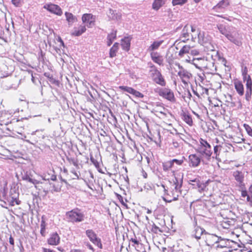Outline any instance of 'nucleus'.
I'll return each instance as SVG.
<instances>
[{
    "label": "nucleus",
    "instance_id": "nucleus-1",
    "mask_svg": "<svg viewBox=\"0 0 252 252\" xmlns=\"http://www.w3.org/2000/svg\"><path fill=\"white\" fill-rule=\"evenodd\" d=\"M217 28L219 32L231 42L237 46L241 45L239 34L234 28L226 27L223 24H219L217 25Z\"/></svg>",
    "mask_w": 252,
    "mask_h": 252
},
{
    "label": "nucleus",
    "instance_id": "nucleus-2",
    "mask_svg": "<svg viewBox=\"0 0 252 252\" xmlns=\"http://www.w3.org/2000/svg\"><path fill=\"white\" fill-rule=\"evenodd\" d=\"M197 151L202 157L209 159L212 154L211 145L205 140L200 138Z\"/></svg>",
    "mask_w": 252,
    "mask_h": 252
},
{
    "label": "nucleus",
    "instance_id": "nucleus-3",
    "mask_svg": "<svg viewBox=\"0 0 252 252\" xmlns=\"http://www.w3.org/2000/svg\"><path fill=\"white\" fill-rule=\"evenodd\" d=\"M150 76L152 78L153 81L161 86H165L166 82L159 71L158 70L157 67L152 64L150 66Z\"/></svg>",
    "mask_w": 252,
    "mask_h": 252
},
{
    "label": "nucleus",
    "instance_id": "nucleus-4",
    "mask_svg": "<svg viewBox=\"0 0 252 252\" xmlns=\"http://www.w3.org/2000/svg\"><path fill=\"white\" fill-rule=\"evenodd\" d=\"M68 220L71 222H79L84 220V213L78 209H74L66 213Z\"/></svg>",
    "mask_w": 252,
    "mask_h": 252
},
{
    "label": "nucleus",
    "instance_id": "nucleus-5",
    "mask_svg": "<svg viewBox=\"0 0 252 252\" xmlns=\"http://www.w3.org/2000/svg\"><path fill=\"white\" fill-rule=\"evenodd\" d=\"M198 42L202 45L207 48L208 50H213L214 47L211 44V37L203 32L198 34Z\"/></svg>",
    "mask_w": 252,
    "mask_h": 252
},
{
    "label": "nucleus",
    "instance_id": "nucleus-6",
    "mask_svg": "<svg viewBox=\"0 0 252 252\" xmlns=\"http://www.w3.org/2000/svg\"><path fill=\"white\" fill-rule=\"evenodd\" d=\"M184 61L194 65L196 68L200 70L207 67V60L204 58H195L190 60V58L188 57V58L185 59Z\"/></svg>",
    "mask_w": 252,
    "mask_h": 252
},
{
    "label": "nucleus",
    "instance_id": "nucleus-7",
    "mask_svg": "<svg viewBox=\"0 0 252 252\" xmlns=\"http://www.w3.org/2000/svg\"><path fill=\"white\" fill-rule=\"evenodd\" d=\"M156 92L158 93V94L162 97L169 100L171 102L175 101V98L173 93L171 90L167 88H160L157 89Z\"/></svg>",
    "mask_w": 252,
    "mask_h": 252
},
{
    "label": "nucleus",
    "instance_id": "nucleus-8",
    "mask_svg": "<svg viewBox=\"0 0 252 252\" xmlns=\"http://www.w3.org/2000/svg\"><path fill=\"white\" fill-rule=\"evenodd\" d=\"M209 181L205 182H201L198 178L189 180V184L192 185L193 188L197 189L198 191L202 192L206 190L207 186Z\"/></svg>",
    "mask_w": 252,
    "mask_h": 252
},
{
    "label": "nucleus",
    "instance_id": "nucleus-9",
    "mask_svg": "<svg viewBox=\"0 0 252 252\" xmlns=\"http://www.w3.org/2000/svg\"><path fill=\"white\" fill-rule=\"evenodd\" d=\"M181 69L178 72V75L181 79L182 82L185 85H188L189 83L190 79L192 78V75L190 72L186 69L179 66Z\"/></svg>",
    "mask_w": 252,
    "mask_h": 252
},
{
    "label": "nucleus",
    "instance_id": "nucleus-10",
    "mask_svg": "<svg viewBox=\"0 0 252 252\" xmlns=\"http://www.w3.org/2000/svg\"><path fill=\"white\" fill-rule=\"evenodd\" d=\"M243 79L247 81L245 97L247 100L249 101L252 94V81L250 76H247L246 72H243Z\"/></svg>",
    "mask_w": 252,
    "mask_h": 252
},
{
    "label": "nucleus",
    "instance_id": "nucleus-11",
    "mask_svg": "<svg viewBox=\"0 0 252 252\" xmlns=\"http://www.w3.org/2000/svg\"><path fill=\"white\" fill-rule=\"evenodd\" d=\"M233 245H236V243L234 241L219 237V240L217 245L215 246V248L216 249L231 248L233 247Z\"/></svg>",
    "mask_w": 252,
    "mask_h": 252
},
{
    "label": "nucleus",
    "instance_id": "nucleus-12",
    "mask_svg": "<svg viewBox=\"0 0 252 252\" xmlns=\"http://www.w3.org/2000/svg\"><path fill=\"white\" fill-rule=\"evenodd\" d=\"M87 236L89 238L90 240L96 245L98 248H102V244L101 243L100 239L97 237L96 234L93 230L88 229L86 231Z\"/></svg>",
    "mask_w": 252,
    "mask_h": 252
},
{
    "label": "nucleus",
    "instance_id": "nucleus-13",
    "mask_svg": "<svg viewBox=\"0 0 252 252\" xmlns=\"http://www.w3.org/2000/svg\"><path fill=\"white\" fill-rule=\"evenodd\" d=\"M152 112L159 118H164L166 117L168 110L161 105H157Z\"/></svg>",
    "mask_w": 252,
    "mask_h": 252
},
{
    "label": "nucleus",
    "instance_id": "nucleus-14",
    "mask_svg": "<svg viewBox=\"0 0 252 252\" xmlns=\"http://www.w3.org/2000/svg\"><path fill=\"white\" fill-rule=\"evenodd\" d=\"M83 23L88 28L92 27L95 22V17L91 14H84L82 17Z\"/></svg>",
    "mask_w": 252,
    "mask_h": 252
},
{
    "label": "nucleus",
    "instance_id": "nucleus-15",
    "mask_svg": "<svg viewBox=\"0 0 252 252\" xmlns=\"http://www.w3.org/2000/svg\"><path fill=\"white\" fill-rule=\"evenodd\" d=\"M43 8L47 9L51 13L59 16H61L63 14L62 9L58 5L54 4H46L44 5Z\"/></svg>",
    "mask_w": 252,
    "mask_h": 252
},
{
    "label": "nucleus",
    "instance_id": "nucleus-16",
    "mask_svg": "<svg viewBox=\"0 0 252 252\" xmlns=\"http://www.w3.org/2000/svg\"><path fill=\"white\" fill-rule=\"evenodd\" d=\"M201 161L200 157L196 154H191L189 157V164L190 167L194 168L198 166Z\"/></svg>",
    "mask_w": 252,
    "mask_h": 252
},
{
    "label": "nucleus",
    "instance_id": "nucleus-17",
    "mask_svg": "<svg viewBox=\"0 0 252 252\" xmlns=\"http://www.w3.org/2000/svg\"><path fill=\"white\" fill-rule=\"evenodd\" d=\"M47 242L49 245L57 246L60 243V237L56 232L51 233Z\"/></svg>",
    "mask_w": 252,
    "mask_h": 252
},
{
    "label": "nucleus",
    "instance_id": "nucleus-18",
    "mask_svg": "<svg viewBox=\"0 0 252 252\" xmlns=\"http://www.w3.org/2000/svg\"><path fill=\"white\" fill-rule=\"evenodd\" d=\"M206 243L208 246H213L217 245L219 240V237L211 234H206Z\"/></svg>",
    "mask_w": 252,
    "mask_h": 252
},
{
    "label": "nucleus",
    "instance_id": "nucleus-19",
    "mask_svg": "<svg viewBox=\"0 0 252 252\" xmlns=\"http://www.w3.org/2000/svg\"><path fill=\"white\" fill-rule=\"evenodd\" d=\"M229 4V0H221L213 7V9L217 12H221L226 8Z\"/></svg>",
    "mask_w": 252,
    "mask_h": 252
},
{
    "label": "nucleus",
    "instance_id": "nucleus-20",
    "mask_svg": "<svg viewBox=\"0 0 252 252\" xmlns=\"http://www.w3.org/2000/svg\"><path fill=\"white\" fill-rule=\"evenodd\" d=\"M119 89L124 91L130 94H133V95L138 97L140 98H142L143 97V94H142L139 92L134 90V89L127 87V86H121L119 87Z\"/></svg>",
    "mask_w": 252,
    "mask_h": 252
},
{
    "label": "nucleus",
    "instance_id": "nucleus-21",
    "mask_svg": "<svg viewBox=\"0 0 252 252\" xmlns=\"http://www.w3.org/2000/svg\"><path fill=\"white\" fill-rule=\"evenodd\" d=\"M31 173L30 172L28 171L23 170L21 172V178L23 180L26 181L30 183H31L34 185L38 184V182L35 180L32 179L31 177Z\"/></svg>",
    "mask_w": 252,
    "mask_h": 252
},
{
    "label": "nucleus",
    "instance_id": "nucleus-22",
    "mask_svg": "<svg viewBox=\"0 0 252 252\" xmlns=\"http://www.w3.org/2000/svg\"><path fill=\"white\" fill-rule=\"evenodd\" d=\"M152 60L159 65H163V58L157 52H152L150 54Z\"/></svg>",
    "mask_w": 252,
    "mask_h": 252
},
{
    "label": "nucleus",
    "instance_id": "nucleus-23",
    "mask_svg": "<svg viewBox=\"0 0 252 252\" xmlns=\"http://www.w3.org/2000/svg\"><path fill=\"white\" fill-rule=\"evenodd\" d=\"M233 176L235 178V180L238 183L239 186H243L244 174V173L240 171L236 170L233 172Z\"/></svg>",
    "mask_w": 252,
    "mask_h": 252
},
{
    "label": "nucleus",
    "instance_id": "nucleus-24",
    "mask_svg": "<svg viewBox=\"0 0 252 252\" xmlns=\"http://www.w3.org/2000/svg\"><path fill=\"white\" fill-rule=\"evenodd\" d=\"M174 186V190H173V192H175L176 194H181V188L182 186L183 180L182 179H178L177 177H175L173 180Z\"/></svg>",
    "mask_w": 252,
    "mask_h": 252
},
{
    "label": "nucleus",
    "instance_id": "nucleus-25",
    "mask_svg": "<svg viewBox=\"0 0 252 252\" xmlns=\"http://www.w3.org/2000/svg\"><path fill=\"white\" fill-rule=\"evenodd\" d=\"M205 233L206 234L205 230L199 226H195L192 232V236L196 239L199 240L201 236Z\"/></svg>",
    "mask_w": 252,
    "mask_h": 252
},
{
    "label": "nucleus",
    "instance_id": "nucleus-26",
    "mask_svg": "<svg viewBox=\"0 0 252 252\" xmlns=\"http://www.w3.org/2000/svg\"><path fill=\"white\" fill-rule=\"evenodd\" d=\"M86 31V26L80 25L78 27L73 28L71 34L75 36H79L84 33Z\"/></svg>",
    "mask_w": 252,
    "mask_h": 252
},
{
    "label": "nucleus",
    "instance_id": "nucleus-27",
    "mask_svg": "<svg viewBox=\"0 0 252 252\" xmlns=\"http://www.w3.org/2000/svg\"><path fill=\"white\" fill-rule=\"evenodd\" d=\"M64 15L69 27L72 26L74 23L77 21V17L71 13L65 12Z\"/></svg>",
    "mask_w": 252,
    "mask_h": 252
},
{
    "label": "nucleus",
    "instance_id": "nucleus-28",
    "mask_svg": "<svg viewBox=\"0 0 252 252\" xmlns=\"http://www.w3.org/2000/svg\"><path fill=\"white\" fill-rule=\"evenodd\" d=\"M191 46L190 45H185L179 51L178 55L180 58H184L186 54H189Z\"/></svg>",
    "mask_w": 252,
    "mask_h": 252
},
{
    "label": "nucleus",
    "instance_id": "nucleus-29",
    "mask_svg": "<svg viewBox=\"0 0 252 252\" xmlns=\"http://www.w3.org/2000/svg\"><path fill=\"white\" fill-rule=\"evenodd\" d=\"M8 114L5 111H0V125H7L9 122Z\"/></svg>",
    "mask_w": 252,
    "mask_h": 252
},
{
    "label": "nucleus",
    "instance_id": "nucleus-30",
    "mask_svg": "<svg viewBox=\"0 0 252 252\" xmlns=\"http://www.w3.org/2000/svg\"><path fill=\"white\" fill-rule=\"evenodd\" d=\"M107 15L110 19L120 20L121 18V15L120 13L117 12L116 10L109 9L107 13Z\"/></svg>",
    "mask_w": 252,
    "mask_h": 252
},
{
    "label": "nucleus",
    "instance_id": "nucleus-31",
    "mask_svg": "<svg viewBox=\"0 0 252 252\" xmlns=\"http://www.w3.org/2000/svg\"><path fill=\"white\" fill-rule=\"evenodd\" d=\"M182 118L185 122L189 126H192L193 124L192 119L190 115L186 112H183L181 114Z\"/></svg>",
    "mask_w": 252,
    "mask_h": 252
},
{
    "label": "nucleus",
    "instance_id": "nucleus-32",
    "mask_svg": "<svg viewBox=\"0 0 252 252\" xmlns=\"http://www.w3.org/2000/svg\"><path fill=\"white\" fill-rule=\"evenodd\" d=\"M130 45V39L128 37H125L121 40V46L123 49L126 51L129 49Z\"/></svg>",
    "mask_w": 252,
    "mask_h": 252
},
{
    "label": "nucleus",
    "instance_id": "nucleus-33",
    "mask_svg": "<svg viewBox=\"0 0 252 252\" xmlns=\"http://www.w3.org/2000/svg\"><path fill=\"white\" fill-rule=\"evenodd\" d=\"M235 88L238 94L242 96L244 94V87L240 81H236L234 82Z\"/></svg>",
    "mask_w": 252,
    "mask_h": 252
},
{
    "label": "nucleus",
    "instance_id": "nucleus-34",
    "mask_svg": "<svg viewBox=\"0 0 252 252\" xmlns=\"http://www.w3.org/2000/svg\"><path fill=\"white\" fill-rule=\"evenodd\" d=\"M116 38V31H112L110 33L108 34L107 37V45L110 46L113 41Z\"/></svg>",
    "mask_w": 252,
    "mask_h": 252
},
{
    "label": "nucleus",
    "instance_id": "nucleus-35",
    "mask_svg": "<svg viewBox=\"0 0 252 252\" xmlns=\"http://www.w3.org/2000/svg\"><path fill=\"white\" fill-rule=\"evenodd\" d=\"M162 43L163 40L154 41L151 46L149 47L148 50L149 51L154 52V50L158 49Z\"/></svg>",
    "mask_w": 252,
    "mask_h": 252
},
{
    "label": "nucleus",
    "instance_id": "nucleus-36",
    "mask_svg": "<svg viewBox=\"0 0 252 252\" xmlns=\"http://www.w3.org/2000/svg\"><path fill=\"white\" fill-rule=\"evenodd\" d=\"M164 4V0H154L152 4V8L155 10H158Z\"/></svg>",
    "mask_w": 252,
    "mask_h": 252
},
{
    "label": "nucleus",
    "instance_id": "nucleus-37",
    "mask_svg": "<svg viewBox=\"0 0 252 252\" xmlns=\"http://www.w3.org/2000/svg\"><path fill=\"white\" fill-rule=\"evenodd\" d=\"M118 45L119 44L118 43H115L110 49L109 55L111 58H113L116 56V52L118 49Z\"/></svg>",
    "mask_w": 252,
    "mask_h": 252
},
{
    "label": "nucleus",
    "instance_id": "nucleus-38",
    "mask_svg": "<svg viewBox=\"0 0 252 252\" xmlns=\"http://www.w3.org/2000/svg\"><path fill=\"white\" fill-rule=\"evenodd\" d=\"M163 169L164 171H168L174 167V164L172 160L164 162L162 164Z\"/></svg>",
    "mask_w": 252,
    "mask_h": 252
},
{
    "label": "nucleus",
    "instance_id": "nucleus-39",
    "mask_svg": "<svg viewBox=\"0 0 252 252\" xmlns=\"http://www.w3.org/2000/svg\"><path fill=\"white\" fill-rule=\"evenodd\" d=\"M189 27L188 26H185V27L183 28L182 33H181V36H183V37L185 38H189Z\"/></svg>",
    "mask_w": 252,
    "mask_h": 252
},
{
    "label": "nucleus",
    "instance_id": "nucleus-40",
    "mask_svg": "<svg viewBox=\"0 0 252 252\" xmlns=\"http://www.w3.org/2000/svg\"><path fill=\"white\" fill-rule=\"evenodd\" d=\"M172 195H173V198L172 199H168L166 198H164L163 200L166 202L170 203V202H171L172 201H175L178 199V197L179 196L178 194H176L175 192H173Z\"/></svg>",
    "mask_w": 252,
    "mask_h": 252
},
{
    "label": "nucleus",
    "instance_id": "nucleus-41",
    "mask_svg": "<svg viewBox=\"0 0 252 252\" xmlns=\"http://www.w3.org/2000/svg\"><path fill=\"white\" fill-rule=\"evenodd\" d=\"M188 0H172L173 5H183L187 2Z\"/></svg>",
    "mask_w": 252,
    "mask_h": 252
},
{
    "label": "nucleus",
    "instance_id": "nucleus-42",
    "mask_svg": "<svg viewBox=\"0 0 252 252\" xmlns=\"http://www.w3.org/2000/svg\"><path fill=\"white\" fill-rule=\"evenodd\" d=\"M200 51L199 50L197 49L193 48L192 47H191V50L190 51L189 54L193 56H197L199 55Z\"/></svg>",
    "mask_w": 252,
    "mask_h": 252
},
{
    "label": "nucleus",
    "instance_id": "nucleus-43",
    "mask_svg": "<svg viewBox=\"0 0 252 252\" xmlns=\"http://www.w3.org/2000/svg\"><path fill=\"white\" fill-rule=\"evenodd\" d=\"M244 127H245L246 130L247 131L248 134L252 137V128L250 126H249L247 124H244Z\"/></svg>",
    "mask_w": 252,
    "mask_h": 252
},
{
    "label": "nucleus",
    "instance_id": "nucleus-44",
    "mask_svg": "<svg viewBox=\"0 0 252 252\" xmlns=\"http://www.w3.org/2000/svg\"><path fill=\"white\" fill-rule=\"evenodd\" d=\"M24 0H11L12 3L16 7L20 6Z\"/></svg>",
    "mask_w": 252,
    "mask_h": 252
},
{
    "label": "nucleus",
    "instance_id": "nucleus-45",
    "mask_svg": "<svg viewBox=\"0 0 252 252\" xmlns=\"http://www.w3.org/2000/svg\"><path fill=\"white\" fill-rule=\"evenodd\" d=\"M172 161L174 165V163H175L177 165H181L183 163L184 160H183V159H173L172 160Z\"/></svg>",
    "mask_w": 252,
    "mask_h": 252
},
{
    "label": "nucleus",
    "instance_id": "nucleus-46",
    "mask_svg": "<svg viewBox=\"0 0 252 252\" xmlns=\"http://www.w3.org/2000/svg\"><path fill=\"white\" fill-rule=\"evenodd\" d=\"M46 228V223L44 220L42 219L40 224V228L45 229Z\"/></svg>",
    "mask_w": 252,
    "mask_h": 252
},
{
    "label": "nucleus",
    "instance_id": "nucleus-47",
    "mask_svg": "<svg viewBox=\"0 0 252 252\" xmlns=\"http://www.w3.org/2000/svg\"><path fill=\"white\" fill-rule=\"evenodd\" d=\"M42 250L43 252H56L54 250L45 248H42Z\"/></svg>",
    "mask_w": 252,
    "mask_h": 252
},
{
    "label": "nucleus",
    "instance_id": "nucleus-48",
    "mask_svg": "<svg viewBox=\"0 0 252 252\" xmlns=\"http://www.w3.org/2000/svg\"><path fill=\"white\" fill-rule=\"evenodd\" d=\"M241 196L243 197H247V198L248 196H249V195H248L247 191L246 190H242V191H241Z\"/></svg>",
    "mask_w": 252,
    "mask_h": 252
},
{
    "label": "nucleus",
    "instance_id": "nucleus-49",
    "mask_svg": "<svg viewBox=\"0 0 252 252\" xmlns=\"http://www.w3.org/2000/svg\"><path fill=\"white\" fill-rule=\"evenodd\" d=\"M152 230L154 232L157 233L158 231H159V228L154 224L152 227Z\"/></svg>",
    "mask_w": 252,
    "mask_h": 252
},
{
    "label": "nucleus",
    "instance_id": "nucleus-50",
    "mask_svg": "<svg viewBox=\"0 0 252 252\" xmlns=\"http://www.w3.org/2000/svg\"><path fill=\"white\" fill-rule=\"evenodd\" d=\"M70 252H84V251L80 249H73L70 250Z\"/></svg>",
    "mask_w": 252,
    "mask_h": 252
},
{
    "label": "nucleus",
    "instance_id": "nucleus-51",
    "mask_svg": "<svg viewBox=\"0 0 252 252\" xmlns=\"http://www.w3.org/2000/svg\"><path fill=\"white\" fill-rule=\"evenodd\" d=\"M131 242L133 243L134 244H139V241L136 238H131L130 240Z\"/></svg>",
    "mask_w": 252,
    "mask_h": 252
},
{
    "label": "nucleus",
    "instance_id": "nucleus-52",
    "mask_svg": "<svg viewBox=\"0 0 252 252\" xmlns=\"http://www.w3.org/2000/svg\"><path fill=\"white\" fill-rule=\"evenodd\" d=\"M220 148V146H216L214 147V153L216 155V156H217V152H218V149Z\"/></svg>",
    "mask_w": 252,
    "mask_h": 252
},
{
    "label": "nucleus",
    "instance_id": "nucleus-53",
    "mask_svg": "<svg viewBox=\"0 0 252 252\" xmlns=\"http://www.w3.org/2000/svg\"><path fill=\"white\" fill-rule=\"evenodd\" d=\"M9 243L13 246L14 245V239L11 236L9 237Z\"/></svg>",
    "mask_w": 252,
    "mask_h": 252
},
{
    "label": "nucleus",
    "instance_id": "nucleus-54",
    "mask_svg": "<svg viewBox=\"0 0 252 252\" xmlns=\"http://www.w3.org/2000/svg\"><path fill=\"white\" fill-rule=\"evenodd\" d=\"M247 200L248 202H250L251 205H252V196H248Z\"/></svg>",
    "mask_w": 252,
    "mask_h": 252
},
{
    "label": "nucleus",
    "instance_id": "nucleus-55",
    "mask_svg": "<svg viewBox=\"0 0 252 252\" xmlns=\"http://www.w3.org/2000/svg\"><path fill=\"white\" fill-rule=\"evenodd\" d=\"M13 199V200H12L11 202V205L12 206L14 205V202L16 203V204H19V202L18 201V200L16 199V198H15L14 199L13 198H12Z\"/></svg>",
    "mask_w": 252,
    "mask_h": 252
},
{
    "label": "nucleus",
    "instance_id": "nucleus-56",
    "mask_svg": "<svg viewBox=\"0 0 252 252\" xmlns=\"http://www.w3.org/2000/svg\"><path fill=\"white\" fill-rule=\"evenodd\" d=\"M188 39H189V38H185V37H183V36H181L180 40L181 41V42H185L186 41V40H187Z\"/></svg>",
    "mask_w": 252,
    "mask_h": 252
},
{
    "label": "nucleus",
    "instance_id": "nucleus-57",
    "mask_svg": "<svg viewBox=\"0 0 252 252\" xmlns=\"http://www.w3.org/2000/svg\"><path fill=\"white\" fill-rule=\"evenodd\" d=\"M45 229H40V233L42 236H44L45 235Z\"/></svg>",
    "mask_w": 252,
    "mask_h": 252
},
{
    "label": "nucleus",
    "instance_id": "nucleus-58",
    "mask_svg": "<svg viewBox=\"0 0 252 252\" xmlns=\"http://www.w3.org/2000/svg\"><path fill=\"white\" fill-rule=\"evenodd\" d=\"M87 246L90 250H92L93 252H94V249L90 244H88Z\"/></svg>",
    "mask_w": 252,
    "mask_h": 252
},
{
    "label": "nucleus",
    "instance_id": "nucleus-59",
    "mask_svg": "<svg viewBox=\"0 0 252 252\" xmlns=\"http://www.w3.org/2000/svg\"><path fill=\"white\" fill-rule=\"evenodd\" d=\"M249 190L250 192L252 193V184L249 187Z\"/></svg>",
    "mask_w": 252,
    "mask_h": 252
},
{
    "label": "nucleus",
    "instance_id": "nucleus-60",
    "mask_svg": "<svg viewBox=\"0 0 252 252\" xmlns=\"http://www.w3.org/2000/svg\"><path fill=\"white\" fill-rule=\"evenodd\" d=\"M59 41L61 42V43L63 45V41L62 40V39H61V38H59Z\"/></svg>",
    "mask_w": 252,
    "mask_h": 252
},
{
    "label": "nucleus",
    "instance_id": "nucleus-61",
    "mask_svg": "<svg viewBox=\"0 0 252 252\" xmlns=\"http://www.w3.org/2000/svg\"><path fill=\"white\" fill-rule=\"evenodd\" d=\"M147 213L148 214H151L152 213V211L151 210H149V209H147Z\"/></svg>",
    "mask_w": 252,
    "mask_h": 252
},
{
    "label": "nucleus",
    "instance_id": "nucleus-62",
    "mask_svg": "<svg viewBox=\"0 0 252 252\" xmlns=\"http://www.w3.org/2000/svg\"><path fill=\"white\" fill-rule=\"evenodd\" d=\"M37 131H38V130H35V131H34L32 132V135H35V133H36V132Z\"/></svg>",
    "mask_w": 252,
    "mask_h": 252
},
{
    "label": "nucleus",
    "instance_id": "nucleus-63",
    "mask_svg": "<svg viewBox=\"0 0 252 252\" xmlns=\"http://www.w3.org/2000/svg\"><path fill=\"white\" fill-rule=\"evenodd\" d=\"M191 32H194L195 31V29L193 27H191Z\"/></svg>",
    "mask_w": 252,
    "mask_h": 252
},
{
    "label": "nucleus",
    "instance_id": "nucleus-64",
    "mask_svg": "<svg viewBox=\"0 0 252 252\" xmlns=\"http://www.w3.org/2000/svg\"><path fill=\"white\" fill-rule=\"evenodd\" d=\"M247 252H252V249L250 248V250L248 249V251Z\"/></svg>",
    "mask_w": 252,
    "mask_h": 252
}]
</instances>
